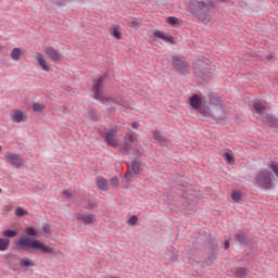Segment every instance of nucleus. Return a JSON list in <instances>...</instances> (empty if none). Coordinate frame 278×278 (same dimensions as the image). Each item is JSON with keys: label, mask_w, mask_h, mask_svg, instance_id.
Segmentation results:
<instances>
[{"label": "nucleus", "mask_w": 278, "mask_h": 278, "mask_svg": "<svg viewBox=\"0 0 278 278\" xmlns=\"http://www.w3.org/2000/svg\"><path fill=\"white\" fill-rule=\"evenodd\" d=\"M116 136V131L110 130L105 135V140L110 147H118V140L114 138Z\"/></svg>", "instance_id": "obj_12"}, {"label": "nucleus", "mask_w": 278, "mask_h": 278, "mask_svg": "<svg viewBox=\"0 0 278 278\" xmlns=\"http://www.w3.org/2000/svg\"><path fill=\"white\" fill-rule=\"evenodd\" d=\"M129 175H131V173H129V172H127V173L125 174L126 179H129Z\"/></svg>", "instance_id": "obj_41"}, {"label": "nucleus", "mask_w": 278, "mask_h": 278, "mask_svg": "<svg viewBox=\"0 0 278 278\" xmlns=\"http://www.w3.org/2000/svg\"><path fill=\"white\" fill-rule=\"evenodd\" d=\"M0 151H1V147H0Z\"/></svg>", "instance_id": "obj_45"}, {"label": "nucleus", "mask_w": 278, "mask_h": 278, "mask_svg": "<svg viewBox=\"0 0 278 278\" xmlns=\"http://www.w3.org/2000/svg\"><path fill=\"white\" fill-rule=\"evenodd\" d=\"M20 265L24 268H29L30 266H34V262H31V260L26 258V260H22L20 262Z\"/></svg>", "instance_id": "obj_31"}, {"label": "nucleus", "mask_w": 278, "mask_h": 278, "mask_svg": "<svg viewBox=\"0 0 278 278\" xmlns=\"http://www.w3.org/2000/svg\"><path fill=\"white\" fill-rule=\"evenodd\" d=\"M16 244L20 249H31L33 251H41V253H53V248L45 244L42 241L31 240L29 237L20 238Z\"/></svg>", "instance_id": "obj_2"}, {"label": "nucleus", "mask_w": 278, "mask_h": 278, "mask_svg": "<svg viewBox=\"0 0 278 278\" xmlns=\"http://www.w3.org/2000/svg\"><path fill=\"white\" fill-rule=\"evenodd\" d=\"M130 26L134 27V29H138L140 27V22L138 21H131Z\"/></svg>", "instance_id": "obj_35"}, {"label": "nucleus", "mask_w": 278, "mask_h": 278, "mask_svg": "<svg viewBox=\"0 0 278 278\" xmlns=\"http://www.w3.org/2000/svg\"><path fill=\"white\" fill-rule=\"evenodd\" d=\"M76 220H80L85 225H94L97 223V215L94 214H76Z\"/></svg>", "instance_id": "obj_9"}, {"label": "nucleus", "mask_w": 278, "mask_h": 278, "mask_svg": "<svg viewBox=\"0 0 278 278\" xmlns=\"http://www.w3.org/2000/svg\"><path fill=\"white\" fill-rule=\"evenodd\" d=\"M11 121H13V123H25L27 121V115L21 110H15L11 113Z\"/></svg>", "instance_id": "obj_11"}, {"label": "nucleus", "mask_w": 278, "mask_h": 278, "mask_svg": "<svg viewBox=\"0 0 278 278\" xmlns=\"http://www.w3.org/2000/svg\"><path fill=\"white\" fill-rule=\"evenodd\" d=\"M10 247V239L0 238V251H8Z\"/></svg>", "instance_id": "obj_24"}, {"label": "nucleus", "mask_w": 278, "mask_h": 278, "mask_svg": "<svg viewBox=\"0 0 278 278\" xmlns=\"http://www.w3.org/2000/svg\"><path fill=\"white\" fill-rule=\"evenodd\" d=\"M3 49V46L2 45H0V51Z\"/></svg>", "instance_id": "obj_42"}, {"label": "nucleus", "mask_w": 278, "mask_h": 278, "mask_svg": "<svg viewBox=\"0 0 278 278\" xmlns=\"http://www.w3.org/2000/svg\"><path fill=\"white\" fill-rule=\"evenodd\" d=\"M2 236L4 237V238H16V236H18V232L17 231H15V230H4L3 232H2Z\"/></svg>", "instance_id": "obj_28"}, {"label": "nucleus", "mask_w": 278, "mask_h": 278, "mask_svg": "<svg viewBox=\"0 0 278 278\" xmlns=\"http://www.w3.org/2000/svg\"><path fill=\"white\" fill-rule=\"evenodd\" d=\"M153 136L157 140V142H161V144H164V142H166V139L164 138V136H162V132L156 130L154 131Z\"/></svg>", "instance_id": "obj_30"}, {"label": "nucleus", "mask_w": 278, "mask_h": 278, "mask_svg": "<svg viewBox=\"0 0 278 278\" xmlns=\"http://www.w3.org/2000/svg\"><path fill=\"white\" fill-rule=\"evenodd\" d=\"M111 186H113V187L118 186V177H113V178L111 179Z\"/></svg>", "instance_id": "obj_36"}, {"label": "nucleus", "mask_w": 278, "mask_h": 278, "mask_svg": "<svg viewBox=\"0 0 278 278\" xmlns=\"http://www.w3.org/2000/svg\"><path fill=\"white\" fill-rule=\"evenodd\" d=\"M26 233L27 236H29L30 238H38V229L34 228V227H27L26 228Z\"/></svg>", "instance_id": "obj_26"}, {"label": "nucleus", "mask_w": 278, "mask_h": 278, "mask_svg": "<svg viewBox=\"0 0 278 278\" xmlns=\"http://www.w3.org/2000/svg\"><path fill=\"white\" fill-rule=\"evenodd\" d=\"M128 142H134V136H128V137H126V143H128Z\"/></svg>", "instance_id": "obj_38"}, {"label": "nucleus", "mask_w": 278, "mask_h": 278, "mask_svg": "<svg viewBox=\"0 0 278 278\" xmlns=\"http://www.w3.org/2000/svg\"><path fill=\"white\" fill-rule=\"evenodd\" d=\"M141 162L140 160L136 159L132 161V164H131V170L132 173H135V175H138V173H140V166H141Z\"/></svg>", "instance_id": "obj_22"}, {"label": "nucleus", "mask_w": 278, "mask_h": 278, "mask_svg": "<svg viewBox=\"0 0 278 278\" xmlns=\"http://www.w3.org/2000/svg\"><path fill=\"white\" fill-rule=\"evenodd\" d=\"M224 247L225 249H229V241H225Z\"/></svg>", "instance_id": "obj_40"}, {"label": "nucleus", "mask_w": 278, "mask_h": 278, "mask_svg": "<svg viewBox=\"0 0 278 278\" xmlns=\"http://www.w3.org/2000/svg\"><path fill=\"white\" fill-rule=\"evenodd\" d=\"M187 5L191 14L197 16L204 25H207L212 21V15L210 14L214 8L212 0H189Z\"/></svg>", "instance_id": "obj_1"}, {"label": "nucleus", "mask_w": 278, "mask_h": 278, "mask_svg": "<svg viewBox=\"0 0 278 278\" xmlns=\"http://www.w3.org/2000/svg\"><path fill=\"white\" fill-rule=\"evenodd\" d=\"M111 36L115 38V40H121L123 38V33H121V26L115 25L111 28Z\"/></svg>", "instance_id": "obj_16"}, {"label": "nucleus", "mask_w": 278, "mask_h": 278, "mask_svg": "<svg viewBox=\"0 0 278 278\" xmlns=\"http://www.w3.org/2000/svg\"><path fill=\"white\" fill-rule=\"evenodd\" d=\"M253 108L255 110L254 116L256 118L264 116V114L266 113V108L264 106V104H262L260 102H254Z\"/></svg>", "instance_id": "obj_14"}, {"label": "nucleus", "mask_w": 278, "mask_h": 278, "mask_svg": "<svg viewBox=\"0 0 278 278\" xmlns=\"http://www.w3.org/2000/svg\"><path fill=\"white\" fill-rule=\"evenodd\" d=\"M42 229H43V233H47V235L51 233V226H49V224L43 225Z\"/></svg>", "instance_id": "obj_34"}, {"label": "nucleus", "mask_w": 278, "mask_h": 278, "mask_svg": "<svg viewBox=\"0 0 278 278\" xmlns=\"http://www.w3.org/2000/svg\"><path fill=\"white\" fill-rule=\"evenodd\" d=\"M1 192H3V190H1V188H0V194H1Z\"/></svg>", "instance_id": "obj_43"}, {"label": "nucleus", "mask_w": 278, "mask_h": 278, "mask_svg": "<svg viewBox=\"0 0 278 278\" xmlns=\"http://www.w3.org/2000/svg\"><path fill=\"white\" fill-rule=\"evenodd\" d=\"M45 53L50 60H52V62H60V60H62V53H60V50H56L51 46L45 48Z\"/></svg>", "instance_id": "obj_8"}, {"label": "nucleus", "mask_w": 278, "mask_h": 278, "mask_svg": "<svg viewBox=\"0 0 278 278\" xmlns=\"http://www.w3.org/2000/svg\"><path fill=\"white\" fill-rule=\"evenodd\" d=\"M189 101L193 110H201V105L203 102L201 101V98L199 96H192Z\"/></svg>", "instance_id": "obj_15"}, {"label": "nucleus", "mask_w": 278, "mask_h": 278, "mask_svg": "<svg viewBox=\"0 0 278 278\" xmlns=\"http://www.w3.org/2000/svg\"><path fill=\"white\" fill-rule=\"evenodd\" d=\"M236 240L238 241V242H244V236H242L241 233H238L237 236H236Z\"/></svg>", "instance_id": "obj_37"}, {"label": "nucleus", "mask_w": 278, "mask_h": 278, "mask_svg": "<svg viewBox=\"0 0 278 278\" xmlns=\"http://www.w3.org/2000/svg\"><path fill=\"white\" fill-rule=\"evenodd\" d=\"M138 127H140V124H138V123H132V129H138Z\"/></svg>", "instance_id": "obj_39"}, {"label": "nucleus", "mask_w": 278, "mask_h": 278, "mask_svg": "<svg viewBox=\"0 0 278 278\" xmlns=\"http://www.w3.org/2000/svg\"><path fill=\"white\" fill-rule=\"evenodd\" d=\"M96 184L99 190H103V192H108V190L110 189V182H108V179H105L104 177L99 176L96 179Z\"/></svg>", "instance_id": "obj_13"}, {"label": "nucleus", "mask_w": 278, "mask_h": 278, "mask_svg": "<svg viewBox=\"0 0 278 278\" xmlns=\"http://www.w3.org/2000/svg\"><path fill=\"white\" fill-rule=\"evenodd\" d=\"M224 157L227 164H233V162H236V157H233V152H231V150L229 149H227L226 152L224 153Z\"/></svg>", "instance_id": "obj_20"}, {"label": "nucleus", "mask_w": 278, "mask_h": 278, "mask_svg": "<svg viewBox=\"0 0 278 278\" xmlns=\"http://www.w3.org/2000/svg\"><path fill=\"white\" fill-rule=\"evenodd\" d=\"M173 64L178 73L186 75L188 73V62L184 56H174Z\"/></svg>", "instance_id": "obj_6"}, {"label": "nucleus", "mask_w": 278, "mask_h": 278, "mask_svg": "<svg viewBox=\"0 0 278 278\" xmlns=\"http://www.w3.org/2000/svg\"><path fill=\"white\" fill-rule=\"evenodd\" d=\"M103 81H105V76H100L96 80L93 85L94 99L101 101V103H114V99L108 97L105 92H103Z\"/></svg>", "instance_id": "obj_3"}, {"label": "nucleus", "mask_w": 278, "mask_h": 278, "mask_svg": "<svg viewBox=\"0 0 278 278\" xmlns=\"http://www.w3.org/2000/svg\"><path fill=\"white\" fill-rule=\"evenodd\" d=\"M247 275H249V270H247L244 267H240L236 270V277L238 278H244Z\"/></svg>", "instance_id": "obj_25"}, {"label": "nucleus", "mask_w": 278, "mask_h": 278, "mask_svg": "<svg viewBox=\"0 0 278 278\" xmlns=\"http://www.w3.org/2000/svg\"><path fill=\"white\" fill-rule=\"evenodd\" d=\"M35 58L42 71H46V73H49V71H51V65L49 64V62H47V59L45 58V54H42V52H37Z\"/></svg>", "instance_id": "obj_10"}, {"label": "nucleus", "mask_w": 278, "mask_h": 278, "mask_svg": "<svg viewBox=\"0 0 278 278\" xmlns=\"http://www.w3.org/2000/svg\"><path fill=\"white\" fill-rule=\"evenodd\" d=\"M45 104H42V103H38V102H35L34 104H33V110L35 111V112H42L43 110H45Z\"/></svg>", "instance_id": "obj_32"}, {"label": "nucleus", "mask_w": 278, "mask_h": 278, "mask_svg": "<svg viewBox=\"0 0 278 278\" xmlns=\"http://www.w3.org/2000/svg\"><path fill=\"white\" fill-rule=\"evenodd\" d=\"M155 38H160L161 40H164L165 42H173L174 38L173 36H167L163 31L156 30L154 33Z\"/></svg>", "instance_id": "obj_17"}, {"label": "nucleus", "mask_w": 278, "mask_h": 278, "mask_svg": "<svg viewBox=\"0 0 278 278\" xmlns=\"http://www.w3.org/2000/svg\"><path fill=\"white\" fill-rule=\"evenodd\" d=\"M273 179H275V175H273L270 170L262 169L256 174L255 181L257 186H261V188L268 189L273 186Z\"/></svg>", "instance_id": "obj_4"}, {"label": "nucleus", "mask_w": 278, "mask_h": 278, "mask_svg": "<svg viewBox=\"0 0 278 278\" xmlns=\"http://www.w3.org/2000/svg\"><path fill=\"white\" fill-rule=\"evenodd\" d=\"M231 199L232 201H235V203H240L242 199V192H240L239 190L232 191Z\"/></svg>", "instance_id": "obj_23"}, {"label": "nucleus", "mask_w": 278, "mask_h": 278, "mask_svg": "<svg viewBox=\"0 0 278 278\" xmlns=\"http://www.w3.org/2000/svg\"><path fill=\"white\" fill-rule=\"evenodd\" d=\"M202 114L204 116H217L220 117L223 114V104L220 103V99L218 97L211 98V104L207 106V110H202Z\"/></svg>", "instance_id": "obj_5"}, {"label": "nucleus", "mask_w": 278, "mask_h": 278, "mask_svg": "<svg viewBox=\"0 0 278 278\" xmlns=\"http://www.w3.org/2000/svg\"><path fill=\"white\" fill-rule=\"evenodd\" d=\"M167 23L168 25H172V27H179L181 25V20L175 16H169L167 17Z\"/></svg>", "instance_id": "obj_21"}, {"label": "nucleus", "mask_w": 278, "mask_h": 278, "mask_svg": "<svg viewBox=\"0 0 278 278\" xmlns=\"http://www.w3.org/2000/svg\"><path fill=\"white\" fill-rule=\"evenodd\" d=\"M268 168L275 173L276 177H278V162L271 161L268 164Z\"/></svg>", "instance_id": "obj_29"}, {"label": "nucleus", "mask_w": 278, "mask_h": 278, "mask_svg": "<svg viewBox=\"0 0 278 278\" xmlns=\"http://www.w3.org/2000/svg\"><path fill=\"white\" fill-rule=\"evenodd\" d=\"M21 55H23V52L20 48H14L11 51V59L14 60V62H18V60H21Z\"/></svg>", "instance_id": "obj_19"}, {"label": "nucleus", "mask_w": 278, "mask_h": 278, "mask_svg": "<svg viewBox=\"0 0 278 278\" xmlns=\"http://www.w3.org/2000/svg\"><path fill=\"white\" fill-rule=\"evenodd\" d=\"M4 159L9 164L14 166L15 168H21V166H23V160L18 154L7 152Z\"/></svg>", "instance_id": "obj_7"}, {"label": "nucleus", "mask_w": 278, "mask_h": 278, "mask_svg": "<svg viewBox=\"0 0 278 278\" xmlns=\"http://www.w3.org/2000/svg\"><path fill=\"white\" fill-rule=\"evenodd\" d=\"M29 215V212L21 206H18L16 210H15V216L17 217H21V216H28Z\"/></svg>", "instance_id": "obj_27"}, {"label": "nucleus", "mask_w": 278, "mask_h": 278, "mask_svg": "<svg viewBox=\"0 0 278 278\" xmlns=\"http://www.w3.org/2000/svg\"><path fill=\"white\" fill-rule=\"evenodd\" d=\"M128 225H130V227H136V225H138V216H131L128 219Z\"/></svg>", "instance_id": "obj_33"}, {"label": "nucleus", "mask_w": 278, "mask_h": 278, "mask_svg": "<svg viewBox=\"0 0 278 278\" xmlns=\"http://www.w3.org/2000/svg\"><path fill=\"white\" fill-rule=\"evenodd\" d=\"M263 123L268 125V127H275V129H278V119L275 117H265L263 118Z\"/></svg>", "instance_id": "obj_18"}, {"label": "nucleus", "mask_w": 278, "mask_h": 278, "mask_svg": "<svg viewBox=\"0 0 278 278\" xmlns=\"http://www.w3.org/2000/svg\"><path fill=\"white\" fill-rule=\"evenodd\" d=\"M64 194H68V192H67V191H65V192H64Z\"/></svg>", "instance_id": "obj_44"}]
</instances>
